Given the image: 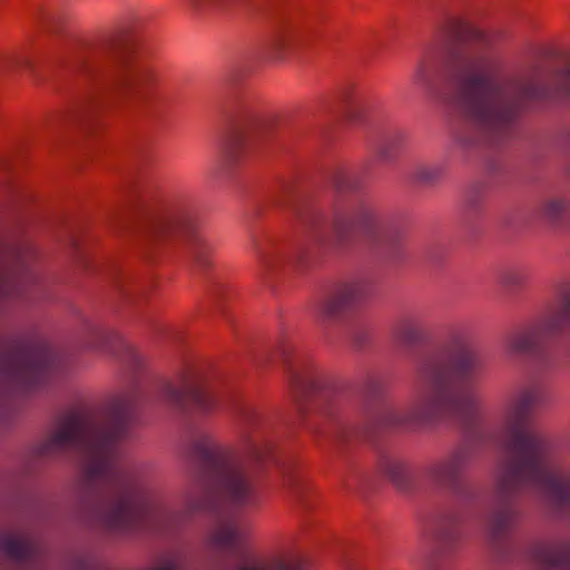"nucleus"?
<instances>
[{
	"label": "nucleus",
	"instance_id": "nucleus-16",
	"mask_svg": "<svg viewBox=\"0 0 570 570\" xmlns=\"http://www.w3.org/2000/svg\"><path fill=\"white\" fill-rule=\"evenodd\" d=\"M463 520L461 509L451 508L442 512L435 527V554L428 561L425 570H451L442 557L456 551L463 538Z\"/></svg>",
	"mask_w": 570,
	"mask_h": 570
},
{
	"label": "nucleus",
	"instance_id": "nucleus-34",
	"mask_svg": "<svg viewBox=\"0 0 570 570\" xmlns=\"http://www.w3.org/2000/svg\"><path fill=\"white\" fill-rule=\"evenodd\" d=\"M155 570H181V567L176 559H168L164 562L163 566L156 568Z\"/></svg>",
	"mask_w": 570,
	"mask_h": 570
},
{
	"label": "nucleus",
	"instance_id": "nucleus-12",
	"mask_svg": "<svg viewBox=\"0 0 570 570\" xmlns=\"http://www.w3.org/2000/svg\"><path fill=\"white\" fill-rule=\"evenodd\" d=\"M160 400L181 411H198L209 413L216 405L215 396L208 391L204 379L189 370L183 373L178 383L168 381L157 385Z\"/></svg>",
	"mask_w": 570,
	"mask_h": 570
},
{
	"label": "nucleus",
	"instance_id": "nucleus-9",
	"mask_svg": "<svg viewBox=\"0 0 570 570\" xmlns=\"http://www.w3.org/2000/svg\"><path fill=\"white\" fill-rule=\"evenodd\" d=\"M139 243L146 250L175 246L199 273L212 264V246L200 235L197 209L188 200L176 202L164 213H149L140 228Z\"/></svg>",
	"mask_w": 570,
	"mask_h": 570
},
{
	"label": "nucleus",
	"instance_id": "nucleus-3",
	"mask_svg": "<svg viewBox=\"0 0 570 570\" xmlns=\"http://www.w3.org/2000/svg\"><path fill=\"white\" fill-rule=\"evenodd\" d=\"M473 39L451 65L454 106L465 121L458 134L462 147L499 144L529 102L570 94V62L562 69L535 67L519 79L508 72L484 32L473 31Z\"/></svg>",
	"mask_w": 570,
	"mask_h": 570
},
{
	"label": "nucleus",
	"instance_id": "nucleus-33",
	"mask_svg": "<svg viewBox=\"0 0 570 570\" xmlns=\"http://www.w3.org/2000/svg\"><path fill=\"white\" fill-rule=\"evenodd\" d=\"M39 23H41L45 28L53 29L56 24L59 23V17L49 11H42L38 17Z\"/></svg>",
	"mask_w": 570,
	"mask_h": 570
},
{
	"label": "nucleus",
	"instance_id": "nucleus-10",
	"mask_svg": "<svg viewBox=\"0 0 570 570\" xmlns=\"http://www.w3.org/2000/svg\"><path fill=\"white\" fill-rule=\"evenodd\" d=\"M459 423L465 433L464 441L426 465L424 474L436 487L449 490L462 501H469L472 499V493L463 482V474L473 461L476 448L488 443L490 436L483 426V421L474 424Z\"/></svg>",
	"mask_w": 570,
	"mask_h": 570
},
{
	"label": "nucleus",
	"instance_id": "nucleus-20",
	"mask_svg": "<svg viewBox=\"0 0 570 570\" xmlns=\"http://www.w3.org/2000/svg\"><path fill=\"white\" fill-rule=\"evenodd\" d=\"M395 335L406 346L421 345L429 338L423 320L414 315L404 316L397 322Z\"/></svg>",
	"mask_w": 570,
	"mask_h": 570
},
{
	"label": "nucleus",
	"instance_id": "nucleus-25",
	"mask_svg": "<svg viewBox=\"0 0 570 570\" xmlns=\"http://www.w3.org/2000/svg\"><path fill=\"white\" fill-rule=\"evenodd\" d=\"M532 269L525 264H517L504 268L500 274V283L511 289H520L528 285Z\"/></svg>",
	"mask_w": 570,
	"mask_h": 570
},
{
	"label": "nucleus",
	"instance_id": "nucleus-22",
	"mask_svg": "<svg viewBox=\"0 0 570 570\" xmlns=\"http://www.w3.org/2000/svg\"><path fill=\"white\" fill-rule=\"evenodd\" d=\"M540 215L553 225H561L570 217V196L551 195L539 205Z\"/></svg>",
	"mask_w": 570,
	"mask_h": 570
},
{
	"label": "nucleus",
	"instance_id": "nucleus-36",
	"mask_svg": "<svg viewBox=\"0 0 570 570\" xmlns=\"http://www.w3.org/2000/svg\"><path fill=\"white\" fill-rule=\"evenodd\" d=\"M213 306H214V308H215L217 312H222L223 317H226L225 312H223V309H222V304H220V303H219L218 307H217L215 304H213Z\"/></svg>",
	"mask_w": 570,
	"mask_h": 570
},
{
	"label": "nucleus",
	"instance_id": "nucleus-21",
	"mask_svg": "<svg viewBox=\"0 0 570 570\" xmlns=\"http://www.w3.org/2000/svg\"><path fill=\"white\" fill-rule=\"evenodd\" d=\"M488 194V185L484 181L471 184L463 196V218L466 224L475 223L483 213Z\"/></svg>",
	"mask_w": 570,
	"mask_h": 570
},
{
	"label": "nucleus",
	"instance_id": "nucleus-29",
	"mask_svg": "<svg viewBox=\"0 0 570 570\" xmlns=\"http://www.w3.org/2000/svg\"><path fill=\"white\" fill-rule=\"evenodd\" d=\"M412 80L414 85L422 88L429 95H433L436 91L433 73L425 61L417 63Z\"/></svg>",
	"mask_w": 570,
	"mask_h": 570
},
{
	"label": "nucleus",
	"instance_id": "nucleus-15",
	"mask_svg": "<svg viewBox=\"0 0 570 570\" xmlns=\"http://www.w3.org/2000/svg\"><path fill=\"white\" fill-rule=\"evenodd\" d=\"M0 556L26 569L41 566L45 552L35 535L24 529H10L0 533Z\"/></svg>",
	"mask_w": 570,
	"mask_h": 570
},
{
	"label": "nucleus",
	"instance_id": "nucleus-5",
	"mask_svg": "<svg viewBox=\"0 0 570 570\" xmlns=\"http://www.w3.org/2000/svg\"><path fill=\"white\" fill-rule=\"evenodd\" d=\"M293 212L309 238L312 248H299L288 254L272 239L255 238L253 249L262 276L277 269L283 263H289L297 268L307 266L325 248L347 249L355 243L357 234L392 262H397L403 256L400 232L390 225L380 207L367 198H354L344 208L335 207L330 218L314 204L305 202L294 204Z\"/></svg>",
	"mask_w": 570,
	"mask_h": 570
},
{
	"label": "nucleus",
	"instance_id": "nucleus-32",
	"mask_svg": "<svg viewBox=\"0 0 570 570\" xmlns=\"http://www.w3.org/2000/svg\"><path fill=\"white\" fill-rule=\"evenodd\" d=\"M9 63L18 68L27 69L30 71L33 70V61L31 57H29L27 53H18L13 58H11Z\"/></svg>",
	"mask_w": 570,
	"mask_h": 570
},
{
	"label": "nucleus",
	"instance_id": "nucleus-13",
	"mask_svg": "<svg viewBox=\"0 0 570 570\" xmlns=\"http://www.w3.org/2000/svg\"><path fill=\"white\" fill-rule=\"evenodd\" d=\"M275 125L274 118L258 117L254 114H246L244 119L237 120L222 153V169L228 170L240 164L252 149L254 141L261 136L268 135Z\"/></svg>",
	"mask_w": 570,
	"mask_h": 570
},
{
	"label": "nucleus",
	"instance_id": "nucleus-1",
	"mask_svg": "<svg viewBox=\"0 0 570 570\" xmlns=\"http://www.w3.org/2000/svg\"><path fill=\"white\" fill-rule=\"evenodd\" d=\"M142 399L141 387L135 384L112 397L100 419L72 411L33 450L37 459L68 451L82 454L79 501L105 531L128 533L142 525L174 531L193 514L214 509V497L237 507L254 508L259 503L256 479L268 463L277 466L283 487L293 500L303 495L304 487L293 462L274 452L261 414L253 405L235 401L239 446H225L207 433L195 434L188 455L198 470V481L186 491L180 511L169 508L131 468L120 462L119 443L129 436Z\"/></svg>",
	"mask_w": 570,
	"mask_h": 570
},
{
	"label": "nucleus",
	"instance_id": "nucleus-28",
	"mask_svg": "<svg viewBox=\"0 0 570 570\" xmlns=\"http://www.w3.org/2000/svg\"><path fill=\"white\" fill-rule=\"evenodd\" d=\"M443 175L441 165H417L410 173V179L419 185H433Z\"/></svg>",
	"mask_w": 570,
	"mask_h": 570
},
{
	"label": "nucleus",
	"instance_id": "nucleus-35",
	"mask_svg": "<svg viewBox=\"0 0 570 570\" xmlns=\"http://www.w3.org/2000/svg\"><path fill=\"white\" fill-rule=\"evenodd\" d=\"M343 104H344V106H345L346 108H351V107H353L354 101H353V99H352V98H347V97H346V98H344Z\"/></svg>",
	"mask_w": 570,
	"mask_h": 570
},
{
	"label": "nucleus",
	"instance_id": "nucleus-14",
	"mask_svg": "<svg viewBox=\"0 0 570 570\" xmlns=\"http://www.w3.org/2000/svg\"><path fill=\"white\" fill-rule=\"evenodd\" d=\"M366 295L367 285L362 279L336 284L317 302V316L322 322L342 320L352 312Z\"/></svg>",
	"mask_w": 570,
	"mask_h": 570
},
{
	"label": "nucleus",
	"instance_id": "nucleus-31",
	"mask_svg": "<svg viewBox=\"0 0 570 570\" xmlns=\"http://www.w3.org/2000/svg\"><path fill=\"white\" fill-rule=\"evenodd\" d=\"M226 291V285L224 283L214 281L208 287V296L212 304H215L218 307L219 301L223 299Z\"/></svg>",
	"mask_w": 570,
	"mask_h": 570
},
{
	"label": "nucleus",
	"instance_id": "nucleus-27",
	"mask_svg": "<svg viewBox=\"0 0 570 570\" xmlns=\"http://www.w3.org/2000/svg\"><path fill=\"white\" fill-rule=\"evenodd\" d=\"M330 183L338 193L355 190L360 184L356 175L343 167H336L331 171Z\"/></svg>",
	"mask_w": 570,
	"mask_h": 570
},
{
	"label": "nucleus",
	"instance_id": "nucleus-7",
	"mask_svg": "<svg viewBox=\"0 0 570 570\" xmlns=\"http://www.w3.org/2000/svg\"><path fill=\"white\" fill-rule=\"evenodd\" d=\"M275 357L283 364L291 392L299 404L304 399L317 396V414L308 423L316 440L343 442L350 432L341 419V400L337 392L314 372L308 362L297 353L291 342H282Z\"/></svg>",
	"mask_w": 570,
	"mask_h": 570
},
{
	"label": "nucleus",
	"instance_id": "nucleus-8",
	"mask_svg": "<svg viewBox=\"0 0 570 570\" xmlns=\"http://www.w3.org/2000/svg\"><path fill=\"white\" fill-rule=\"evenodd\" d=\"M22 296V284L0 271V301ZM56 363L51 347L42 340H0V385L6 393L29 392L39 386Z\"/></svg>",
	"mask_w": 570,
	"mask_h": 570
},
{
	"label": "nucleus",
	"instance_id": "nucleus-2",
	"mask_svg": "<svg viewBox=\"0 0 570 570\" xmlns=\"http://www.w3.org/2000/svg\"><path fill=\"white\" fill-rule=\"evenodd\" d=\"M541 400L538 385L523 386L502 410L507 458L498 465L485 534L501 567L570 570V470L556 440L525 429Z\"/></svg>",
	"mask_w": 570,
	"mask_h": 570
},
{
	"label": "nucleus",
	"instance_id": "nucleus-23",
	"mask_svg": "<svg viewBox=\"0 0 570 570\" xmlns=\"http://www.w3.org/2000/svg\"><path fill=\"white\" fill-rule=\"evenodd\" d=\"M302 38L298 22L289 17L282 18L273 39L275 56H281L285 49L294 47Z\"/></svg>",
	"mask_w": 570,
	"mask_h": 570
},
{
	"label": "nucleus",
	"instance_id": "nucleus-24",
	"mask_svg": "<svg viewBox=\"0 0 570 570\" xmlns=\"http://www.w3.org/2000/svg\"><path fill=\"white\" fill-rule=\"evenodd\" d=\"M382 470L390 481L401 491H407L412 485L413 474L406 461L400 458H386Z\"/></svg>",
	"mask_w": 570,
	"mask_h": 570
},
{
	"label": "nucleus",
	"instance_id": "nucleus-37",
	"mask_svg": "<svg viewBox=\"0 0 570 570\" xmlns=\"http://www.w3.org/2000/svg\"><path fill=\"white\" fill-rule=\"evenodd\" d=\"M213 306H214V308H215L217 312H222L223 317H226L225 312H223V309H222V304H220V303H219L218 307H217L215 304H213Z\"/></svg>",
	"mask_w": 570,
	"mask_h": 570
},
{
	"label": "nucleus",
	"instance_id": "nucleus-4",
	"mask_svg": "<svg viewBox=\"0 0 570 570\" xmlns=\"http://www.w3.org/2000/svg\"><path fill=\"white\" fill-rule=\"evenodd\" d=\"M449 350L428 351L414 363L413 395L405 409L383 407L366 419V429L410 430L455 421H483L482 403L474 392H459L453 380L471 381L484 368L479 352L460 334L450 336Z\"/></svg>",
	"mask_w": 570,
	"mask_h": 570
},
{
	"label": "nucleus",
	"instance_id": "nucleus-30",
	"mask_svg": "<svg viewBox=\"0 0 570 570\" xmlns=\"http://www.w3.org/2000/svg\"><path fill=\"white\" fill-rule=\"evenodd\" d=\"M362 391L368 397H377L383 392V380L376 374H368L362 383Z\"/></svg>",
	"mask_w": 570,
	"mask_h": 570
},
{
	"label": "nucleus",
	"instance_id": "nucleus-26",
	"mask_svg": "<svg viewBox=\"0 0 570 570\" xmlns=\"http://www.w3.org/2000/svg\"><path fill=\"white\" fill-rule=\"evenodd\" d=\"M302 563L299 561L284 562L275 561L271 563L255 562L250 564H242L236 568L232 567L226 561H216L210 570H302Z\"/></svg>",
	"mask_w": 570,
	"mask_h": 570
},
{
	"label": "nucleus",
	"instance_id": "nucleus-6",
	"mask_svg": "<svg viewBox=\"0 0 570 570\" xmlns=\"http://www.w3.org/2000/svg\"><path fill=\"white\" fill-rule=\"evenodd\" d=\"M66 68L79 73L87 86L66 116L68 121L85 120L116 96L139 97L151 80L149 69L127 51L116 35L81 47Z\"/></svg>",
	"mask_w": 570,
	"mask_h": 570
},
{
	"label": "nucleus",
	"instance_id": "nucleus-19",
	"mask_svg": "<svg viewBox=\"0 0 570 570\" xmlns=\"http://www.w3.org/2000/svg\"><path fill=\"white\" fill-rule=\"evenodd\" d=\"M406 134L397 127H386L377 130L372 137V148L381 161L391 163L403 147Z\"/></svg>",
	"mask_w": 570,
	"mask_h": 570
},
{
	"label": "nucleus",
	"instance_id": "nucleus-11",
	"mask_svg": "<svg viewBox=\"0 0 570 570\" xmlns=\"http://www.w3.org/2000/svg\"><path fill=\"white\" fill-rule=\"evenodd\" d=\"M569 325L570 283L563 286L554 304L507 338V351L513 355L537 356L549 340L561 334Z\"/></svg>",
	"mask_w": 570,
	"mask_h": 570
},
{
	"label": "nucleus",
	"instance_id": "nucleus-17",
	"mask_svg": "<svg viewBox=\"0 0 570 570\" xmlns=\"http://www.w3.org/2000/svg\"><path fill=\"white\" fill-rule=\"evenodd\" d=\"M91 331L95 348L108 351L132 370H138L141 366L142 357L140 353L132 345L125 342L118 334L96 327Z\"/></svg>",
	"mask_w": 570,
	"mask_h": 570
},
{
	"label": "nucleus",
	"instance_id": "nucleus-18",
	"mask_svg": "<svg viewBox=\"0 0 570 570\" xmlns=\"http://www.w3.org/2000/svg\"><path fill=\"white\" fill-rule=\"evenodd\" d=\"M245 539L246 529L236 520H226L214 528L209 543L219 552L236 554L242 550Z\"/></svg>",
	"mask_w": 570,
	"mask_h": 570
}]
</instances>
